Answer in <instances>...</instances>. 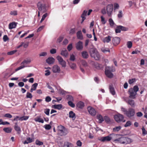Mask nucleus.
Listing matches in <instances>:
<instances>
[{
  "label": "nucleus",
  "instance_id": "1",
  "mask_svg": "<svg viewBox=\"0 0 147 147\" xmlns=\"http://www.w3.org/2000/svg\"><path fill=\"white\" fill-rule=\"evenodd\" d=\"M139 88L137 86H134L133 88H130L128 91L129 97L133 99H135L137 94V92Z\"/></svg>",
  "mask_w": 147,
  "mask_h": 147
},
{
  "label": "nucleus",
  "instance_id": "2",
  "mask_svg": "<svg viewBox=\"0 0 147 147\" xmlns=\"http://www.w3.org/2000/svg\"><path fill=\"white\" fill-rule=\"evenodd\" d=\"M105 73L106 76L108 78H111L113 77V72L115 71V69L112 66H106L105 69Z\"/></svg>",
  "mask_w": 147,
  "mask_h": 147
},
{
  "label": "nucleus",
  "instance_id": "3",
  "mask_svg": "<svg viewBox=\"0 0 147 147\" xmlns=\"http://www.w3.org/2000/svg\"><path fill=\"white\" fill-rule=\"evenodd\" d=\"M113 9V6L112 4H109L108 5L105 9H103L102 10V13L104 14L107 13L108 16H111L112 15V12Z\"/></svg>",
  "mask_w": 147,
  "mask_h": 147
},
{
  "label": "nucleus",
  "instance_id": "4",
  "mask_svg": "<svg viewBox=\"0 0 147 147\" xmlns=\"http://www.w3.org/2000/svg\"><path fill=\"white\" fill-rule=\"evenodd\" d=\"M89 52L92 57L94 58L96 60H99L100 58V56L96 49L94 48H91Z\"/></svg>",
  "mask_w": 147,
  "mask_h": 147
},
{
  "label": "nucleus",
  "instance_id": "5",
  "mask_svg": "<svg viewBox=\"0 0 147 147\" xmlns=\"http://www.w3.org/2000/svg\"><path fill=\"white\" fill-rule=\"evenodd\" d=\"M58 134L60 136H65L68 133L67 130L62 125L59 126L57 127Z\"/></svg>",
  "mask_w": 147,
  "mask_h": 147
},
{
  "label": "nucleus",
  "instance_id": "6",
  "mask_svg": "<svg viewBox=\"0 0 147 147\" xmlns=\"http://www.w3.org/2000/svg\"><path fill=\"white\" fill-rule=\"evenodd\" d=\"M37 6L38 10L41 11L42 14L46 11V6L42 1L39 2L37 4Z\"/></svg>",
  "mask_w": 147,
  "mask_h": 147
},
{
  "label": "nucleus",
  "instance_id": "7",
  "mask_svg": "<svg viewBox=\"0 0 147 147\" xmlns=\"http://www.w3.org/2000/svg\"><path fill=\"white\" fill-rule=\"evenodd\" d=\"M114 118L115 120L117 122L122 121L123 122H125V120H124L123 115L120 114H118L114 115Z\"/></svg>",
  "mask_w": 147,
  "mask_h": 147
},
{
  "label": "nucleus",
  "instance_id": "8",
  "mask_svg": "<svg viewBox=\"0 0 147 147\" xmlns=\"http://www.w3.org/2000/svg\"><path fill=\"white\" fill-rule=\"evenodd\" d=\"M135 113L134 109L132 108H130L126 111L125 115L128 117L131 118L134 116Z\"/></svg>",
  "mask_w": 147,
  "mask_h": 147
},
{
  "label": "nucleus",
  "instance_id": "9",
  "mask_svg": "<svg viewBox=\"0 0 147 147\" xmlns=\"http://www.w3.org/2000/svg\"><path fill=\"white\" fill-rule=\"evenodd\" d=\"M57 59L59 63L61 65L62 67H65L66 66V62L63 60L62 57L60 56H58L57 57Z\"/></svg>",
  "mask_w": 147,
  "mask_h": 147
},
{
  "label": "nucleus",
  "instance_id": "10",
  "mask_svg": "<svg viewBox=\"0 0 147 147\" xmlns=\"http://www.w3.org/2000/svg\"><path fill=\"white\" fill-rule=\"evenodd\" d=\"M115 135V134H111L110 136H107L105 137H102L100 138H98V140L99 141L102 142H105V141H110L112 138L110 136H111Z\"/></svg>",
  "mask_w": 147,
  "mask_h": 147
},
{
  "label": "nucleus",
  "instance_id": "11",
  "mask_svg": "<svg viewBox=\"0 0 147 147\" xmlns=\"http://www.w3.org/2000/svg\"><path fill=\"white\" fill-rule=\"evenodd\" d=\"M127 28L121 26H118L116 28L115 31L116 33H119L121 32V30L125 31H127Z\"/></svg>",
  "mask_w": 147,
  "mask_h": 147
},
{
  "label": "nucleus",
  "instance_id": "12",
  "mask_svg": "<svg viewBox=\"0 0 147 147\" xmlns=\"http://www.w3.org/2000/svg\"><path fill=\"white\" fill-rule=\"evenodd\" d=\"M88 111L91 115L94 116L96 114V111L95 110L93 107H91L89 106L87 108Z\"/></svg>",
  "mask_w": 147,
  "mask_h": 147
},
{
  "label": "nucleus",
  "instance_id": "13",
  "mask_svg": "<svg viewBox=\"0 0 147 147\" xmlns=\"http://www.w3.org/2000/svg\"><path fill=\"white\" fill-rule=\"evenodd\" d=\"M76 47L78 51H82L83 49V44L82 42L79 41L76 44Z\"/></svg>",
  "mask_w": 147,
  "mask_h": 147
},
{
  "label": "nucleus",
  "instance_id": "14",
  "mask_svg": "<svg viewBox=\"0 0 147 147\" xmlns=\"http://www.w3.org/2000/svg\"><path fill=\"white\" fill-rule=\"evenodd\" d=\"M120 40V38L119 37H115L113 38L112 42L114 45L116 46L119 44Z\"/></svg>",
  "mask_w": 147,
  "mask_h": 147
},
{
  "label": "nucleus",
  "instance_id": "15",
  "mask_svg": "<svg viewBox=\"0 0 147 147\" xmlns=\"http://www.w3.org/2000/svg\"><path fill=\"white\" fill-rule=\"evenodd\" d=\"M52 70L54 73H59L60 71V68L58 65H55L53 67Z\"/></svg>",
  "mask_w": 147,
  "mask_h": 147
},
{
  "label": "nucleus",
  "instance_id": "16",
  "mask_svg": "<svg viewBox=\"0 0 147 147\" xmlns=\"http://www.w3.org/2000/svg\"><path fill=\"white\" fill-rule=\"evenodd\" d=\"M55 59L53 57H49L46 60V62L49 64H51L54 63L55 62Z\"/></svg>",
  "mask_w": 147,
  "mask_h": 147
},
{
  "label": "nucleus",
  "instance_id": "17",
  "mask_svg": "<svg viewBox=\"0 0 147 147\" xmlns=\"http://www.w3.org/2000/svg\"><path fill=\"white\" fill-rule=\"evenodd\" d=\"M61 55L66 57H67L68 53L67 51L65 49H62L61 51Z\"/></svg>",
  "mask_w": 147,
  "mask_h": 147
},
{
  "label": "nucleus",
  "instance_id": "18",
  "mask_svg": "<svg viewBox=\"0 0 147 147\" xmlns=\"http://www.w3.org/2000/svg\"><path fill=\"white\" fill-rule=\"evenodd\" d=\"M81 55L82 57L85 59L88 58L89 55L88 53L86 51H84L81 52Z\"/></svg>",
  "mask_w": 147,
  "mask_h": 147
},
{
  "label": "nucleus",
  "instance_id": "19",
  "mask_svg": "<svg viewBox=\"0 0 147 147\" xmlns=\"http://www.w3.org/2000/svg\"><path fill=\"white\" fill-rule=\"evenodd\" d=\"M17 23L13 22L10 23L9 26V28L10 29H11L16 28Z\"/></svg>",
  "mask_w": 147,
  "mask_h": 147
},
{
  "label": "nucleus",
  "instance_id": "20",
  "mask_svg": "<svg viewBox=\"0 0 147 147\" xmlns=\"http://www.w3.org/2000/svg\"><path fill=\"white\" fill-rule=\"evenodd\" d=\"M92 64L94 65V67L97 69H100L101 68V65L96 62H94L92 61Z\"/></svg>",
  "mask_w": 147,
  "mask_h": 147
},
{
  "label": "nucleus",
  "instance_id": "21",
  "mask_svg": "<svg viewBox=\"0 0 147 147\" xmlns=\"http://www.w3.org/2000/svg\"><path fill=\"white\" fill-rule=\"evenodd\" d=\"M111 37L110 36H108L105 37L103 40V41L104 43H108L111 40Z\"/></svg>",
  "mask_w": 147,
  "mask_h": 147
},
{
  "label": "nucleus",
  "instance_id": "22",
  "mask_svg": "<svg viewBox=\"0 0 147 147\" xmlns=\"http://www.w3.org/2000/svg\"><path fill=\"white\" fill-rule=\"evenodd\" d=\"M110 92L113 95L115 94V91L114 88L113 87V85H110L109 88Z\"/></svg>",
  "mask_w": 147,
  "mask_h": 147
},
{
  "label": "nucleus",
  "instance_id": "23",
  "mask_svg": "<svg viewBox=\"0 0 147 147\" xmlns=\"http://www.w3.org/2000/svg\"><path fill=\"white\" fill-rule=\"evenodd\" d=\"M34 120L35 121L42 123H43L44 122V120L41 118L40 116H37L34 119Z\"/></svg>",
  "mask_w": 147,
  "mask_h": 147
},
{
  "label": "nucleus",
  "instance_id": "24",
  "mask_svg": "<svg viewBox=\"0 0 147 147\" xmlns=\"http://www.w3.org/2000/svg\"><path fill=\"white\" fill-rule=\"evenodd\" d=\"M76 114L72 111H70L69 113V117L70 118L73 119H75L76 118Z\"/></svg>",
  "mask_w": 147,
  "mask_h": 147
},
{
  "label": "nucleus",
  "instance_id": "25",
  "mask_svg": "<svg viewBox=\"0 0 147 147\" xmlns=\"http://www.w3.org/2000/svg\"><path fill=\"white\" fill-rule=\"evenodd\" d=\"M77 36L79 39L82 40L83 39V37L81 31H79L77 33Z\"/></svg>",
  "mask_w": 147,
  "mask_h": 147
},
{
  "label": "nucleus",
  "instance_id": "26",
  "mask_svg": "<svg viewBox=\"0 0 147 147\" xmlns=\"http://www.w3.org/2000/svg\"><path fill=\"white\" fill-rule=\"evenodd\" d=\"M73 144L71 143L66 142L64 143L63 147H73Z\"/></svg>",
  "mask_w": 147,
  "mask_h": 147
},
{
  "label": "nucleus",
  "instance_id": "27",
  "mask_svg": "<svg viewBox=\"0 0 147 147\" xmlns=\"http://www.w3.org/2000/svg\"><path fill=\"white\" fill-rule=\"evenodd\" d=\"M127 103L132 107H134L135 106V102L133 100L129 99L127 101Z\"/></svg>",
  "mask_w": 147,
  "mask_h": 147
},
{
  "label": "nucleus",
  "instance_id": "28",
  "mask_svg": "<svg viewBox=\"0 0 147 147\" xmlns=\"http://www.w3.org/2000/svg\"><path fill=\"white\" fill-rule=\"evenodd\" d=\"M33 141V139L32 138L29 137L27 138L26 140L24 141V142L23 143L24 144H28L29 143H30L32 142Z\"/></svg>",
  "mask_w": 147,
  "mask_h": 147
},
{
  "label": "nucleus",
  "instance_id": "29",
  "mask_svg": "<svg viewBox=\"0 0 147 147\" xmlns=\"http://www.w3.org/2000/svg\"><path fill=\"white\" fill-rule=\"evenodd\" d=\"M84 106V103L81 101L79 102L77 104V107L80 109L82 108Z\"/></svg>",
  "mask_w": 147,
  "mask_h": 147
},
{
  "label": "nucleus",
  "instance_id": "30",
  "mask_svg": "<svg viewBox=\"0 0 147 147\" xmlns=\"http://www.w3.org/2000/svg\"><path fill=\"white\" fill-rule=\"evenodd\" d=\"M3 130L5 132L7 133H10L12 131L11 128L9 127L4 128Z\"/></svg>",
  "mask_w": 147,
  "mask_h": 147
},
{
  "label": "nucleus",
  "instance_id": "31",
  "mask_svg": "<svg viewBox=\"0 0 147 147\" xmlns=\"http://www.w3.org/2000/svg\"><path fill=\"white\" fill-rule=\"evenodd\" d=\"M62 105L61 104L55 105H53L54 108L55 109L60 110L62 107Z\"/></svg>",
  "mask_w": 147,
  "mask_h": 147
},
{
  "label": "nucleus",
  "instance_id": "32",
  "mask_svg": "<svg viewBox=\"0 0 147 147\" xmlns=\"http://www.w3.org/2000/svg\"><path fill=\"white\" fill-rule=\"evenodd\" d=\"M97 119L98 120V122L99 123H101L104 121V119L100 115H98L97 116Z\"/></svg>",
  "mask_w": 147,
  "mask_h": 147
},
{
  "label": "nucleus",
  "instance_id": "33",
  "mask_svg": "<svg viewBox=\"0 0 147 147\" xmlns=\"http://www.w3.org/2000/svg\"><path fill=\"white\" fill-rule=\"evenodd\" d=\"M125 144H126L130 143L132 142V140L131 139L127 137H125Z\"/></svg>",
  "mask_w": 147,
  "mask_h": 147
},
{
  "label": "nucleus",
  "instance_id": "34",
  "mask_svg": "<svg viewBox=\"0 0 147 147\" xmlns=\"http://www.w3.org/2000/svg\"><path fill=\"white\" fill-rule=\"evenodd\" d=\"M101 50L104 53H106L108 52H109L110 51L109 49L108 48H102Z\"/></svg>",
  "mask_w": 147,
  "mask_h": 147
},
{
  "label": "nucleus",
  "instance_id": "35",
  "mask_svg": "<svg viewBox=\"0 0 147 147\" xmlns=\"http://www.w3.org/2000/svg\"><path fill=\"white\" fill-rule=\"evenodd\" d=\"M14 128L15 130L18 131V134H20L21 131V130L20 127L18 126L15 125L14 126Z\"/></svg>",
  "mask_w": 147,
  "mask_h": 147
},
{
  "label": "nucleus",
  "instance_id": "36",
  "mask_svg": "<svg viewBox=\"0 0 147 147\" xmlns=\"http://www.w3.org/2000/svg\"><path fill=\"white\" fill-rule=\"evenodd\" d=\"M121 128L120 126H118L115 127L113 129V131L114 132H118L119 131Z\"/></svg>",
  "mask_w": 147,
  "mask_h": 147
},
{
  "label": "nucleus",
  "instance_id": "37",
  "mask_svg": "<svg viewBox=\"0 0 147 147\" xmlns=\"http://www.w3.org/2000/svg\"><path fill=\"white\" fill-rule=\"evenodd\" d=\"M125 137H121L120 138V142L121 144H125Z\"/></svg>",
  "mask_w": 147,
  "mask_h": 147
},
{
  "label": "nucleus",
  "instance_id": "38",
  "mask_svg": "<svg viewBox=\"0 0 147 147\" xmlns=\"http://www.w3.org/2000/svg\"><path fill=\"white\" fill-rule=\"evenodd\" d=\"M31 61L30 59L28 60H25L21 64H26L30 63L31 62Z\"/></svg>",
  "mask_w": 147,
  "mask_h": 147
},
{
  "label": "nucleus",
  "instance_id": "39",
  "mask_svg": "<svg viewBox=\"0 0 147 147\" xmlns=\"http://www.w3.org/2000/svg\"><path fill=\"white\" fill-rule=\"evenodd\" d=\"M69 65L71 68L73 69H75L76 68V65L74 63H71L69 64Z\"/></svg>",
  "mask_w": 147,
  "mask_h": 147
},
{
  "label": "nucleus",
  "instance_id": "40",
  "mask_svg": "<svg viewBox=\"0 0 147 147\" xmlns=\"http://www.w3.org/2000/svg\"><path fill=\"white\" fill-rule=\"evenodd\" d=\"M67 99L68 101H73L74 98L73 97L70 95H68L66 96Z\"/></svg>",
  "mask_w": 147,
  "mask_h": 147
},
{
  "label": "nucleus",
  "instance_id": "41",
  "mask_svg": "<svg viewBox=\"0 0 147 147\" xmlns=\"http://www.w3.org/2000/svg\"><path fill=\"white\" fill-rule=\"evenodd\" d=\"M28 117L27 116H23L20 117L19 119V120L20 121L26 120L28 119Z\"/></svg>",
  "mask_w": 147,
  "mask_h": 147
},
{
  "label": "nucleus",
  "instance_id": "42",
  "mask_svg": "<svg viewBox=\"0 0 147 147\" xmlns=\"http://www.w3.org/2000/svg\"><path fill=\"white\" fill-rule=\"evenodd\" d=\"M59 93L60 94L62 95H65L66 93H67V92H66L63 89H60L59 91Z\"/></svg>",
  "mask_w": 147,
  "mask_h": 147
},
{
  "label": "nucleus",
  "instance_id": "43",
  "mask_svg": "<svg viewBox=\"0 0 147 147\" xmlns=\"http://www.w3.org/2000/svg\"><path fill=\"white\" fill-rule=\"evenodd\" d=\"M36 144L39 146H42L43 145V143L42 142L39 141L38 140H36L35 141Z\"/></svg>",
  "mask_w": 147,
  "mask_h": 147
},
{
  "label": "nucleus",
  "instance_id": "44",
  "mask_svg": "<svg viewBox=\"0 0 147 147\" xmlns=\"http://www.w3.org/2000/svg\"><path fill=\"white\" fill-rule=\"evenodd\" d=\"M104 119L105 122L107 123H109L110 122V119L109 117L107 116H105L104 117Z\"/></svg>",
  "mask_w": 147,
  "mask_h": 147
},
{
  "label": "nucleus",
  "instance_id": "45",
  "mask_svg": "<svg viewBox=\"0 0 147 147\" xmlns=\"http://www.w3.org/2000/svg\"><path fill=\"white\" fill-rule=\"evenodd\" d=\"M72 101H68V105L72 108H74L75 107V104L72 102Z\"/></svg>",
  "mask_w": 147,
  "mask_h": 147
},
{
  "label": "nucleus",
  "instance_id": "46",
  "mask_svg": "<svg viewBox=\"0 0 147 147\" xmlns=\"http://www.w3.org/2000/svg\"><path fill=\"white\" fill-rule=\"evenodd\" d=\"M10 14L12 16H16L17 15V11L14 10L11 11L10 12Z\"/></svg>",
  "mask_w": 147,
  "mask_h": 147
},
{
  "label": "nucleus",
  "instance_id": "47",
  "mask_svg": "<svg viewBox=\"0 0 147 147\" xmlns=\"http://www.w3.org/2000/svg\"><path fill=\"white\" fill-rule=\"evenodd\" d=\"M47 16V13H45L44 14L42 17V18H41V19L40 21V23H41L43 21L45 20V18H46V17Z\"/></svg>",
  "mask_w": 147,
  "mask_h": 147
},
{
  "label": "nucleus",
  "instance_id": "48",
  "mask_svg": "<svg viewBox=\"0 0 147 147\" xmlns=\"http://www.w3.org/2000/svg\"><path fill=\"white\" fill-rule=\"evenodd\" d=\"M32 97V96L31 93L29 92H27L26 95V97L27 98H31Z\"/></svg>",
  "mask_w": 147,
  "mask_h": 147
},
{
  "label": "nucleus",
  "instance_id": "49",
  "mask_svg": "<svg viewBox=\"0 0 147 147\" xmlns=\"http://www.w3.org/2000/svg\"><path fill=\"white\" fill-rule=\"evenodd\" d=\"M109 22L111 26L112 27L113 26L114 24V23L112 19L111 18H110L109 20Z\"/></svg>",
  "mask_w": 147,
  "mask_h": 147
},
{
  "label": "nucleus",
  "instance_id": "50",
  "mask_svg": "<svg viewBox=\"0 0 147 147\" xmlns=\"http://www.w3.org/2000/svg\"><path fill=\"white\" fill-rule=\"evenodd\" d=\"M50 109H46L44 110V113L47 115H49Z\"/></svg>",
  "mask_w": 147,
  "mask_h": 147
},
{
  "label": "nucleus",
  "instance_id": "51",
  "mask_svg": "<svg viewBox=\"0 0 147 147\" xmlns=\"http://www.w3.org/2000/svg\"><path fill=\"white\" fill-rule=\"evenodd\" d=\"M132 43L131 41H128L127 44L128 48H130L132 46Z\"/></svg>",
  "mask_w": 147,
  "mask_h": 147
},
{
  "label": "nucleus",
  "instance_id": "52",
  "mask_svg": "<svg viewBox=\"0 0 147 147\" xmlns=\"http://www.w3.org/2000/svg\"><path fill=\"white\" fill-rule=\"evenodd\" d=\"M131 124V122L129 121H127L126 124L124 126L125 127L130 126Z\"/></svg>",
  "mask_w": 147,
  "mask_h": 147
},
{
  "label": "nucleus",
  "instance_id": "53",
  "mask_svg": "<svg viewBox=\"0 0 147 147\" xmlns=\"http://www.w3.org/2000/svg\"><path fill=\"white\" fill-rule=\"evenodd\" d=\"M47 55V53L46 52H42L40 53L39 54L40 57H45Z\"/></svg>",
  "mask_w": 147,
  "mask_h": 147
},
{
  "label": "nucleus",
  "instance_id": "54",
  "mask_svg": "<svg viewBox=\"0 0 147 147\" xmlns=\"http://www.w3.org/2000/svg\"><path fill=\"white\" fill-rule=\"evenodd\" d=\"M82 65L84 67H87L88 66L87 62L84 60H82Z\"/></svg>",
  "mask_w": 147,
  "mask_h": 147
},
{
  "label": "nucleus",
  "instance_id": "55",
  "mask_svg": "<svg viewBox=\"0 0 147 147\" xmlns=\"http://www.w3.org/2000/svg\"><path fill=\"white\" fill-rule=\"evenodd\" d=\"M17 50H14L11 51L9 52H8L7 53V55H12L15 53H16L17 52Z\"/></svg>",
  "mask_w": 147,
  "mask_h": 147
},
{
  "label": "nucleus",
  "instance_id": "56",
  "mask_svg": "<svg viewBox=\"0 0 147 147\" xmlns=\"http://www.w3.org/2000/svg\"><path fill=\"white\" fill-rule=\"evenodd\" d=\"M37 85L38 84L37 83H35L32 85L31 88H33V90H35L36 89Z\"/></svg>",
  "mask_w": 147,
  "mask_h": 147
},
{
  "label": "nucleus",
  "instance_id": "57",
  "mask_svg": "<svg viewBox=\"0 0 147 147\" xmlns=\"http://www.w3.org/2000/svg\"><path fill=\"white\" fill-rule=\"evenodd\" d=\"M142 134L143 135H145L147 134V131H146L144 127L142 128Z\"/></svg>",
  "mask_w": 147,
  "mask_h": 147
},
{
  "label": "nucleus",
  "instance_id": "58",
  "mask_svg": "<svg viewBox=\"0 0 147 147\" xmlns=\"http://www.w3.org/2000/svg\"><path fill=\"white\" fill-rule=\"evenodd\" d=\"M56 50L55 49H52L50 50V53L51 54H54L56 53Z\"/></svg>",
  "mask_w": 147,
  "mask_h": 147
},
{
  "label": "nucleus",
  "instance_id": "59",
  "mask_svg": "<svg viewBox=\"0 0 147 147\" xmlns=\"http://www.w3.org/2000/svg\"><path fill=\"white\" fill-rule=\"evenodd\" d=\"M3 41L5 42L9 40V38L7 35H5L3 37Z\"/></svg>",
  "mask_w": 147,
  "mask_h": 147
},
{
  "label": "nucleus",
  "instance_id": "60",
  "mask_svg": "<svg viewBox=\"0 0 147 147\" xmlns=\"http://www.w3.org/2000/svg\"><path fill=\"white\" fill-rule=\"evenodd\" d=\"M47 87L51 90V92L53 93L54 92V89L50 85H49L48 84H47Z\"/></svg>",
  "mask_w": 147,
  "mask_h": 147
},
{
  "label": "nucleus",
  "instance_id": "61",
  "mask_svg": "<svg viewBox=\"0 0 147 147\" xmlns=\"http://www.w3.org/2000/svg\"><path fill=\"white\" fill-rule=\"evenodd\" d=\"M45 128L46 129L49 130L51 128V126L49 124H47L45 125Z\"/></svg>",
  "mask_w": 147,
  "mask_h": 147
},
{
  "label": "nucleus",
  "instance_id": "62",
  "mask_svg": "<svg viewBox=\"0 0 147 147\" xmlns=\"http://www.w3.org/2000/svg\"><path fill=\"white\" fill-rule=\"evenodd\" d=\"M75 59V56L73 54H72L71 55L70 59V60L74 61Z\"/></svg>",
  "mask_w": 147,
  "mask_h": 147
},
{
  "label": "nucleus",
  "instance_id": "63",
  "mask_svg": "<svg viewBox=\"0 0 147 147\" xmlns=\"http://www.w3.org/2000/svg\"><path fill=\"white\" fill-rule=\"evenodd\" d=\"M4 117L10 118L12 117V116L9 113H7L5 115Z\"/></svg>",
  "mask_w": 147,
  "mask_h": 147
},
{
  "label": "nucleus",
  "instance_id": "64",
  "mask_svg": "<svg viewBox=\"0 0 147 147\" xmlns=\"http://www.w3.org/2000/svg\"><path fill=\"white\" fill-rule=\"evenodd\" d=\"M119 7V5L117 3H115L114 4V10H115L116 9H118Z\"/></svg>",
  "mask_w": 147,
  "mask_h": 147
}]
</instances>
